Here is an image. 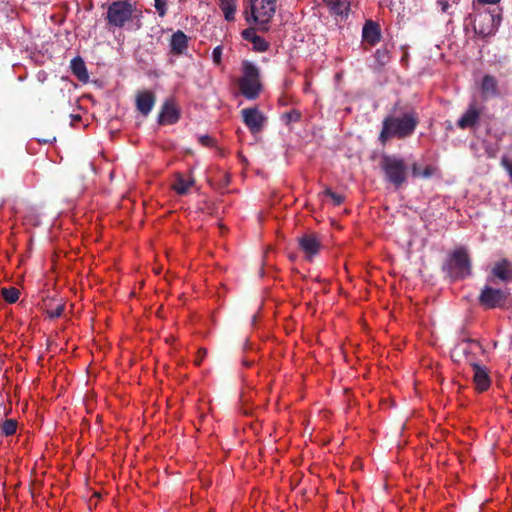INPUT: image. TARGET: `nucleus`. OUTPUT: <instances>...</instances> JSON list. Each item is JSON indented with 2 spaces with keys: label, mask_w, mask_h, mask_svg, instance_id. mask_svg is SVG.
Returning <instances> with one entry per match:
<instances>
[{
  "label": "nucleus",
  "mask_w": 512,
  "mask_h": 512,
  "mask_svg": "<svg viewBox=\"0 0 512 512\" xmlns=\"http://www.w3.org/2000/svg\"><path fill=\"white\" fill-rule=\"evenodd\" d=\"M70 68L72 74L81 82L86 83L89 79L87 68L84 60L77 56L71 60Z\"/></svg>",
  "instance_id": "21"
},
{
  "label": "nucleus",
  "mask_w": 512,
  "mask_h": 512,
  "mask_svg": "<svg viewBox=\"0 0 512 512\" xmlns=\"http://www.w3.org/2000/svg\"><path fill=\"white\" fill-rule=\"evenodd\" d=\"M447 271L454 280H463L472 273L471 259L465 247L455 249L447 261Z\"/></svg>",
  "instance_id": "6"
},
{
  "label": "nucleus",
  "mask_w": 512,
  "mask_h": 512,
  "mask_svg": "<svg viewBox=\"0 0 512 512\" xmlns=\"http://www.w3.org/2000/svg\"><path fill=\"white\" fill-rule=\"evenodd\" d=\"M461 351L462 350L460 349V347L457 343L455 345V347L453 348V350L451 351V358L454 362L461 363L462 361H465V358Z\"/></svg>",
  "instance_id": "32"
},
{
  "label": "nucleus",
  "mask_w": 512,
  "mask_h": 512,
  "mask_svg": "<svg viewBox=\"0 0 512 512\" xmlns=\"http://www.w3.org/2000/svg\"><path fill=\"white\" fill-rule=\"evenodd\" d=\"M500 0H474L473 1V8L474 10L476 9V4H496L498 3Z\"/></svg>",
  "instance_id": "39"
},
{
  "label": "nucleus",
  "mask_w": 512,
  "mask_h": 512,
  "mask_svg": "<svg viewBox=\"0 0 512 512\" xmlns=\"http://www.w3.org/2000/svg\"><path fill=\"white\" fill-rule=\"evenodd\" d=\"M235 11L236 4L234 0H226V21L233 20Z\"/></svg>",
  "instance_id": "31"
},
{
  "label": "nucleus",
  "mask_w": 512,
  "mask_h": 512,
  "mask_svg": "<svg viewBox=\"0 0 512 512\" xmlns=\"http://www.w3.org/2000/svg\"><path fill=\"white\" fill-rule=\"evenodd\" d=\"M169 47L171 55H185L189 47V37L182 30H177L170 37Z\"/></svg>",
  "instance_id": "12"
},
{
  "label": "nucleus",
  "mask_w": 512,
  "mask_h": 512,
  "mask_svg": "<svg viewBox=\"0 0 512 512\" xmlns=\"http://www.w3.org/2000/svg\"><path fill=\"white\" fill-rule=\"evenodd\" d=\"M105 20L109 29L131 23L129 29L136 31L142 27V12L127 1H114L107 8Z\"/></svg>",
  "instance_id": "2"
},
{
  "label": "nucleus",
  "mask_w": 512,
  "mask_h": 512,
  "mask_svg": "<svg viewBox=\"0 0 512 512\" xmlns=\"http://www.w3.org/2000/svg\"><path fill=\"white\" fill-rule=\"evenodd\" d=\"M155 8L160 16H164L166 13V0H154Z\"/></svg>",
  "instance_id": "36"
},
{
  "label": "nucleus",
  "mask_w": 512,
  "mask_h": 512,
  "mask_svg": "<svg viewBox=\"0 0 512 512\" xmlns=\"http://www.w3.org/2000/svg\"><path fill=\"white\" fill-rule=\"evenodd\" d=\"M481 113V109L476 102H471L464 114L458 119L457 126L460 129L475 127L480 120Z\"/></svg>",
  "instance_id": "11"
},
{
  "label": "nucleus",
  "mask_w": 512,
  "mask_h": 512,
  "mask_svg": "<svg viewBox=\"0 0 512 512\" xmlns=\"http://www.w3.org/2000/svg\"><path fill=\"white\" fill-rule=\"evenodd\" d=\"M439 5L441 6L442 12H447L449 8V3L447 0H438Z\"/></svg>",
  "instance_id": "40"
},
{
  "label": "nucleus",
  "mask_w": 512,
  "mask_h": 512,
  "mask_svg": "<svg viewBox=\"0 0 512 512\" xmlns=\"http://www.w3.org/2000/svg\"><path fill=\"white\" fill-rule=\"evenodd\" d=\"M362 38L370 45L377 44L381 39L379 25L372 20L366 21L362 29Z\"/></svg>",
  "instance_id": "17"
},
{
  "label": "nucleus",
  "mask_w": 512,
  "mask_h": 512,
  "mask_svg": "<svg viewBox=\"0 0 512 512\" xmlns=\"http://www.w3.org/2000/svg\"><path fill=\"white\" fill-rule=\"evenodd\" d=\"M253 49L258 52H265L269 48V43L262 37L256 36L252 39Z\"/></svg>",
  "instance_id": "27"
},
{
  "label": "nucleus",
  "mask_w": 512,
  "mask_h": 512,
  "mask_svg": "<svg viewBox=\"0 0 512 512\" xmlns=\"http://www.w3.org/2000/svg\"><path fill=\"white\" fill-rule=\"evenodd\" d=\"M199 143L205 147H213L215 144L214 138L209 135H201L198 138Z\"/></svg>",
  "instance_id": "33"
},
{
  "label": "nucleus",
  "mask_w": 512,
  "mask_h": 512,
  "mask_svg": "<svg viewBox=\"0 0 512 512\" xmlns=\"http://www.w3.org/2000/svg\"><path fill=\"white\" fill-rule=\"evenodd\" d=\"M435 168L431 165L426 166L424 169L415 162L411 165V174L413 177H422L425 179L431 178L435 173Z\"/></svg>",
  "instance_id": "22"
},
{
  "label": "nucleus",
  "mask_w": 512,
  "mask_h": 512,
  "mask_svg": "<svg viewBox=\"0 0 512 512\" xmlns=\"http://www.w3.org/2000/svg\"><path fill=\"white\" fill-rule=\"evenodd\" d=\"M375 59L380 66L386 65L390 60L389 51L386 48H379L375 52Z\"/></svg>",
  "instance_id": "26"
},
{
  "label": "nucleus",
  "mask_w": 512,
  "mask_h": 512,
  "mask_svg": "<svg viewBox=\"0 0 512 512\" xmlns=\"http://www.w3.org/2000/svg\"><path fill=\"white\" fill-rule=\"evenodd\" d=\"M501 166L507 171L512 181V161H510L507 157H502Z\"/></svg>",
  "instance_id": "35"
},
{
  "label": "nucleus",
  "mask_w": 512,
  "mask_h": 512,
  "mask_svg": "<svg viewBox=\"0 0 512 512\" xmlns=\"http://www.w3.org/2000/svg\"><path fill=\"white\" fill-rule=\"evenodd\" d=\"M180 118V112L173 102L167 100L163 104L158 116V123L160 125L175 124Z\"/></svg>",
  "instance_id": "13"
},
{
  "label": "nucleus",
  "mask_w": 512,
  "mask_h": 512,
  "mask_svg": "<svg viewBox=\"0 0 512 512\" xmlns=\"http://www.w3.org/2000/svg\"><path fill=\"white\" fill-rule=\"evenodd\" d=\"M212 56H213V61L215 64L221 63V58H222V46L221 45L214 48Z\"/></svg>",
  "instance_id": "37"
},
{
  "label": "nucleus",
  "mask_w": 512,
  "mask_h": 512,
  "mask_svg": "<svg viewBox=\"0 0 512 512\" xmlns=\"http://www.w3.org/2000/svg\"><path fill=\"white\" fill-rule=\"evenodd\" d=\"M246 20L249 22L250 21V17L248 16V12L246 11Z\"/></svg>",
  "instance_id": "43"
},
{
  "label": "nucleus",
  "mask_w": 512,
  "mask_h": 512,
  "mask_svg": "<svg viewBox=\"0 0 512 512\" xmlns=\"http://www.w3.org/2000/svg\"><path fill=\"white\" fill-rule=\"evenodd\" d=\"M329 7H332L338 0H324Z\"/></svg>",
  "instance_id": "41"
},
{
  "label": "nucleus",
  "mask_w": 512,
  "mask_h": 512,
  "mask_svg": "<svg viewBox=\"0 0 512 512\" xmlns=\"http://www.w3.org/2000/svg\"><path fill=\"white\" fill-rule=\"evenodd\" d=\"M326 197H329L335 205H341L344 202V196L333 192L330 188H326L323 191Z\"/></svg>",
  "instance_id": "30"
},
{
  "label": "nucleus",
  "mask_w": 512,
  "mask_h": 512,
  "mask_svg": "<svg viewBox=\"0 0 512 512\" xmlns=\"http://www.w3.org/2000/svg\"><path fill=\"white\" fill-rule=\"evenodd\" d=\"M241 117L243 123L253 135L261 133L267 124V117L257 107L242 109Z\"/></svg>",
  "instance_id": "8"
},
{
  "label": "nucleus",
  "mask_w": 512,
  "mask_h": 512,
  "mask_svg": "<svg viewBox=\"0 0 512 512\" xmlns=\"http://www.w3.org/2000/svg\"><path fill=\"white\" fill-rule=\"evenodd\" d=\"M17 430V421L14 419H6L1 427V432L5 436H11L16 433Z\"/></svg>",
  "instance_id": "25"
},
{
  "label": "nucleus",
  "mask_w": 512,
  "mask_h": 512,
  "mask_svg": "<svg viewBox=\"0 0 512 512\" xmlns=\"http://www.w3.org/2000/svg\"><path fill=\"white\" fill-rule=\"evenodd\" d=\"M195 181L191 176L185 177L183 174L178 173L175 176V180L172 184V189L178 195H186L189 192V189L194 185Z\"/></svg>",
  "instance_id": "19"
},
{
  "label": "nucleus",
  "mask_w": 512,
  "mask_h": 512,
  "mask_svg": "<svg viewBox=\"0 0 512 512\" xmlns=\"http://www.w3.org/2000/svg\"><path fill=\"white\" fill-rule=\"evenodd\" d=\"M156 102V97L151 91L139 92L136 96L137 110L143 115L148 116Z\"/></svg>",
  "instance_id": "14"
},
{
  "label": "nucleus",
  "mask_w": 512,
  "mask_h": 512,
  "mask_svg": "<svg viewBox=\"0 0 512 512\" xmlns=\"http://www.w3.org/2000/svg\"><path fill=\"white\" fill-rule=\"evenodd\" d=\"M238 89L246 99L255 100L262 91L259 69L251 62L242 63V76L237 80Z\"/></svg>",
  "instance_id": "4"
},
{
  "label": "nucleus",
  "mask_w": 512,
  "mask_h": 512,
  "mask_svg": "<svg viewBox=\"0 0 512 512\" xmlns=\"http://www.w3.org/2000/svg\"><path fill=\"white\" fill-rule=\"evenodd\" d=\"M330 9L336 15L348 16L350 4L345 0H338Z\"/></svg>",
  "instance_id": "24"
},
{
  "label": "nucleus",
  "mask_w": 512,
  "mask_h": 512,
  "mask_svg": "<svg viewBox=\"0 0 512 512\" xmlns=\"http://www.w3.org/2000/svg\"><path fill=\"white\" fill-rule=\"evenodd\" d=\"M65 309L64 304H57L54 308H48L46 314L50 319L59 318L62 316Z\"/></svg>",
  "instance_id": "29"
},
{
  "label": "nucleus",
  "mask_w": 512,
  "mask_h": 512,
  "mask_svg": "<svg viewBox=\"0 0 512 512\" xmlns=\"http://www.w3.org/2000/svg\"><path fill=\"white\" fill-rule=\"evenodd\" d=\"M480 90L483 98L498 97L500 94L498 80L495 76L485 74L480 84Z\"/></svg>",
  "instance_id": "16"
},
{
  "label": "nucleus",
  "mask_w": 512,
  "mask_h": 512,
  "mask_svg": "<svg viewBox=\"0 0 512 512\" xmlns=\"http://www.w3.org/2000/svg\"><path fill=\"white\" fill-rule=\"evenodd\" d=\"M219 8L224 12V0H218Z\"/></svg>",
  "instance_id": "42"
},
{
  "label": "nucleus",
  "mask_w": 512,
  "mask_h": 512,
  "mask_svg": "<svg viewBox=\"0 0 512 512\" xmlns=\"http://www.w3.org/2000/svg\"><path fill=\"white\" fill-rule=\"evenodd\" d=\"M379 165L384 173L385 180L395 188H400L407 182L408 168L404 159L400 156L383 154Z\"/></svg>",
  "instance_id": "3"
},
{
  "label": "nucleus",
  "mask_w": 512,
  "mask_h": 512,
  "mask_svg": "<svg viewBox=\"0 0 512 512\" xmlns=\"http://www.w3.org/2000/svg\"><path fill=\"white\" fill-rule=\"evenodd\" d=\"M471 366L474 371L473 380L476 389L480 392L486 391L491 385V380L487 369L479 365L478 363H471Z\"/></svg>",
  "instance_id": "15"
},
{
  "label": "nucleus",
  "mask_w": 512,
  "mask_h": 512,
  "mask_svg": "<svg viewBox=\"0 0 512 512\" xmlns=\"http://www.w3.org/2000/svg\"><path fill=\"white\" fill-rule=\"evenodd\" d=\"M419 124V115L413 108H400L395 104L392 111L384 117L379 141L385 145L390 139H405L414 134Z\"/></svg>",
  "instance_id": "1"
},
{
  "label": "nucleus",
  "mask_w": 512,
  "mask_h": 512,
  "mask_svg": "<svg viewBox=\"0 0 512 512\" xmlns=\"http://www.w3.org/2000/svg\"><path fill=\"white\" fill-rule=\"evenodd\" d=\"M256 36H257L256 30L252 27H249L242 31V37L249 42H252V39Z\"/></svg>",
  "instance_id": "34"
},
{
  "label": "nucleus",
  "mask_w": 512,
  "mask_h": 512,
  "mask_svg": "<svg viewBox=\"0 0 512 512\" xmlns=\"http://www.w3.org/2000/svg\"><path fill=\"white\" fill-rule=\"evenodd\" d=\"M492 274L502 281L512 280V263L506 258L501 259L495 263Z\"/></svg>",
  "instance_id": "18"
},
{
  "label": "nucleus",
  "mask_w": 512,
  "mask_h": 512,
  "mask_svg": "<svg viewBox=\"0 0 512 512\" xmlns=\"http://www.w3.org/2000/svg\"><path fill=\"white\" fill-rule=\"evenodd\" d=\"M206 354H207L206 349H204V348L199 349L198 352H197V357L194 360L195 364L196 365H200L202 360H203V358L206 356Z\"/></svg>",
  "instance_id": "38"
},
{
  "label": "nucleus",
  "mask_w": 512,
  "mask_h": 512,
  "mask_svg": "<svg viewBox=\"0 0 512 512\" xmlns=\"http://www.w3.org/2000/svg\"><path fill=\"white\" fill-rule=\"evenodd\" d=\"M276 11V0H255L251 2V18L260 30H268V23Z\"/></svg>",
  "instance_id": "7"
},
{
  "label": "nucleus",
  "mask_w": 512,
  "mask_h": 512,
  "mask_svg": "<svg viewBox=\"0 0 512 512\" xmlns=\"http://www.w3.org/2000/svg\"><path fill=\"white\" fill-rule=\"evenodd\" d=\"M282 119L286 124H290L292 122H298L301 119V113L298 110H291L282 115Z\"/></svg>",
  "instance_id": "28"
},
{
  "label": "nucleus",
  "mask_w": 512,
  "mask_h": 512,
  "mask_svg": "<svg viewBox=\"0 0 512 512\" xmlns=\"http://www.w3.org/2000/svg\"><path fill=\"white\" fill-rule=\"evenodd\" d=\"M300 249L305 253L307 259L311 260L317 255L322 247L320 238L314 233L304 234L298 238Z\"/></svg>",
  "instance_id": "10"
},
{
  "label": "nucleus",
  "mask_w": 512,
  "mask_h": 512,
  "mask_svg": "<svg viewBox=\"0 0 512 512\" xmlns=\"http://www.w3.org/2000/svg\"><path fill=\"white\" fill-rule=\"evenodd\" d=\"M507 300V293L501 289H496L485 285L478 297L479 304L485 309H494L504 306Z\"/></svg>",
  "instance_id": "9"
},
{
  "label": "nucleus",
  "mask_w": 512,
  "mask_h": 512,
  "mask_svg": "<svg viewBox=\"0 0 512 512\" xmlns=\"http://www.w3.org/2000/svg\"><path fill=\"white\" fill-rule=\"evenodd\" d=\"M458 345H459L460 349L462 350L461 352L465 358V361L470 364L474 363L473 362L474 355H475L474 348L481 349V345L479 344V342L476 340L470 339V338H465V339L461 340L460 342H458Z\"/></svg>",
  "instance_id": "20"
},
{
  "label": "nucleus",
  "mask_w": 512,
  "mask_h": 512,
  "mask_svg": "<svg viewBox=\"0 0 512 512\" xmlns=\"http://www.w3.org/2000/svg\"><path fill=\"white\" fill-rule=\"evenodd\" d=\"M0 294L6 302L12 304L19 299L20 292L16 287H3Z\"/></svg>",
  "instance_id": "23"
},
{
  "label": "nucleus",
  "mask_w": 512,
  "mask_h": 512,
  "mask_svg": "<svg viewBox=\"0 0 512 512\" xmlns=\"http://www.w3.org/2000/svg\"><path fill=\"white\" fill-rule=\"evenodd\" d=\"M474 32L483 38L494 35L502 21L500 10H478L474 16Z\"/></svg>",
  "instance_id": "5"
}]
</instances>
